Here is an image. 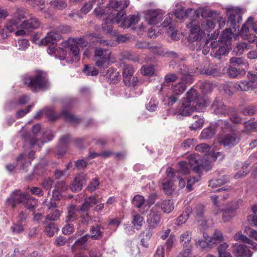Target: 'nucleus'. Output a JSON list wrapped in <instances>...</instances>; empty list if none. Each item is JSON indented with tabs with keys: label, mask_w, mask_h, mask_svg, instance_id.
<instances>
[{
	"label": "nucleus",
	"mask_w": 257,
	"mask_h": 257,
	"mask_svg": "<svg viewBox=\"0 0 257 257\" xmlns=\"http://www.w3.org/2000/svg\"><path fill=\"white\" fill-rule=\"evenodd\" d=\"M83 72L88 76H96L98 73V70L94 67H89L88 65H86L83 69Z\"/></svg>",
	"instance_id": "57"
},
{
	"label": "nucleus",
	"mask_w": 257,
	"mask_h": 257,
	"mask_svg": "<svg viewBox=\"0 0 257 257\" xmlns=\"http://www.w3.org/2000/svg\"><path fill=\"white\" fill-rule=\"evenodd\" d=\"M80 220L79 221L82 224L87 225L92 220L91 217L89 215L88 212H81Z\"/></svg>",
	"instance_id": "58"
},
{
	"label": "nucleus",
	"mask_w": 257,
	"mask_h": 257,
	"mask_svg": "<svg viewBox=\"0 0 257 257\" xmlns=\"http://www.w3.org/2000/svg\"><path fill=\"white\" fill-rule=\"evenodd\" d=\"M210 243L213 244L219 243L223 240V236L221 232L215 229L213 236L211 238H209Z\"/></svg>",
	"instance_id": "43"
},
{
	"label": "nucleus",
	"mask_w": 257,
	"mask_h": 257,
	"mask_svg": "<svg viewBox=\"0 0 257 257\" xmlns=\"http://www.w3.org/2000/svg\"><path fill=\"white\" fill-rule=\"evenodd\" d=\"M227 73L230 77L235 78L241 75H244L245 74V71L241 70L239 72L236 68L231 67L228 69Z\"/></svg>",
	"instance_id": "47"
},
{
	"label": "nucleus",
	"mask_w": 257,
	"mask_h": 257,
	"mask_svg": "<svg viewBox=\"0 0 257 257\" xmlns=\"http://www.w3.org/2000/svg\"><path fill=\"white\" fill-rule=\"evenodd\" d=\"M195 150L198 152L204 153V156L203 157H207L210 153L215 152V151H210V147L205 143H202L196 146Z\"/></svg>",
	"instance_id": "41"
},
{
	"label": "nucleus",
	"mask_w": 257,
	"mask_h": 257,
	"mask_svg": "<svg viewBox=\"0 0 257 257\" xmlns=\"http://www.w3.org/2000/svg\"><path fill=\"white\" fill-rule=\"evenodd\" d=\"M244 132H248L252 131H257V121L256 122H246L244 125Z\"/></svg>",
	"instance_id": "64"
},
{
	"label": "nucleus",
	"mask_w": 257,
	"mask_h": 257,
	"mask_svg": "<svg viewBox=\"0 0 257 257\" xmlns=\"http://www.w3.org/2000/svg\"><path fill=\"white\" fill-rule=\"evenodd\" d=\"M235 254L237 257H251L252 253L249 249L243 245H238L234 250Z\"/></svg>",
	"instance_id": "33"
},
{
	"label": "nucleus",
	"mask_w": 257,
	"mask_h": 257,
	"mask_svg": "<svg viewBox=\"0 0 257 257\" xmlns=\"http://www.w3.org/2000/svg\"><path fill=\"white\" fill-rule=\"evenodd\" d=\"M101 226L97 225L96 226H93L90 229L92 235L90 237L92 239H99L103 236V232L100 231Z\"/></svg>",
	"instance_id": "39"
},
{
	"label": "nucleus",
	"mask_w": 257,
	"mask_h": 257,
	"mask_svg": "<svg viewBox=\"0 0 257 257\" xmlns=\"http://www.w3.org/2000/svg\"><path fill=\"white\" fill-rule=\"evenodd\" d=\"M178 72L182 75H186L189 73H194L192 69H189L186 65L181 64L178 66Z\"/></svg>",
	"instance_id": "55"
},
{
	"label": "nucleus",
	"mask_w": 257,
	"mask_h": 257,
	"mask_svg": "<svg viewBox=\"0 0 257 257\" xmlns=\"http://www.w3.org/2000/svg\"><path fill=\"white\" fill-rule=\"evenodd\" d=\"M50 4L54 8L59 10L64 9L67 6L66 2L62 0L52 1Z\"/></svg>",
	"instance_id": "46"
},
{
	"label": "nucleus",
	"mask_w": 257,
	"mask_h": 257,
	"mask_svg": "<svg viewBox=\"0 0 257 257\" xmlns=\"http://www.w3.org/2000/svg\"><path fill=\"white\" fill-rule=\"evenodd\" d=\"M157 196V195L156 193L152 194L149 196V198L147 200L145 201L146 203L144 205V208L145 210H147V211L149 210L151 206L154 204Z\"/></svg>",
	"instance_id": "53"
},
{
	"label": "nucleus",
	"mask_w": 257,
	"mask_h": 257,
	"mask_svg": "<svg viewBox=\"0 0 257 257\" xmlns=\"http://www.w3.org/2000/svg\"><path fill=\"white\" fill-rule=\"evenodd\" d=\"M54 183V180L50 178H48L47 179H45L42 184V187L44 189L49 190L48 194L50 195V190L53 186Z\"/></svg>",
	"instance_id": "60"
},
{
	"label": "nucleus",
	"mask_w": 257,
	"mask_h": 257,
	"mask_svg": "<svg viewBox=\"0 0 257 257\" xmlns=\"http://www.w3.org/2000/svg\"><path fill=\"white\" fill-rule=\"evenodd\" d=\"M215 26V22L212 19H205L201 23V27L205 30L212 29Z\"/></svg>",
	"instance_id": "52"
},
{
	"label": "nucleus",
	"mask_w": 257,
	"mask_h": 257,
	"mask_svg": "<svg viewBox=\"0 0 257 257\" xmlns=\"http://www.w3.org/2000/svg\"><path fill=\"white\" fill-rule=\"evenodd\" d=\"M47 163L45 161H43L42 162L37 164L35 166V167L33 171V175L34 176L43 175L46 173L47 170Z\"/></svg>",
	"instance_id": "35"
},
{
	"label": "nucleus",
	"mask_w": 257,
	"mask_h": 257,
	"mask_svg": "<svg viewBox=\"0 0 257 257\" xmlns=\"http://www.w3.org/2000/svg\"><path fill=\"white\" fill-rule=\"evenodd\" d=\"M198 18V17L196 16L186 24V27L190 29V31L188 41L191 43L201 40L204 34V32L200 29Z\"/></svg>",
	"instance_id": "9"
},
{
	"label": "nucleus",
	"mask_w": 257,
	"mask_h": 257,
	"mask_svg": "<svg viewBox=\"0 0 257 257\" xmlns=\"http://www.w3.org/2000/svg\"><path fill=\"white\" fill-rule=\"evenodd\" d=\"M248 49L247 44L245 42H239L234 49L237 55H241L245 50Z\"/></svg>",
	"instance_id": "51"
},
{
	"label": "nucleus",
	"mask_w": 257,
	"mask_h": 257,
	"mask_svg": "<svg viewBox=\"0 0 257 257\" xmlns=\"http://www.w3.org/2000/svg\"><path fill=\"white\" fill-rule=\"evenodd\" d=\"M26 10L24 8H18L14 13L13 18L7 21V28L11 31L20 28L22 20L26 18Z\"/></svg>",
	"instance_id": "11"
},
{
	"label": "nucleus",
	"mask_w": 257,
	"mask_h": 257,
	"mask_svg": "<svg viewBox=\"0 0 257 257\" xmlns=\"http://www.w3.org/2000/svg\"><path fill=\"white\" fill-rule=\"evenodd\" d=\"M99 185V182L98 179L96 178L93 179L88 185L86 189L88 191L92 192L96 189Z\"/></svg>",
	"instance_id": "62"
},
{
	"label": "nucleus",
	"mask_w": 257,
	"mask_h": 257,
	"mask_svg": "<svg viewBox=\"0 0 257 257\" xmlns=\"http://www.w3.org/2000/svg\"><path fill=\"white\" fill-rule=\"evenodd\" d=\"M141 71L145 76H152L155 73V67L153 65H145L141 68Z\"/></svg>",
	"instance_id": "48"
},
{
	"label": "nucleus",
	"mask_w": 257,
	"mask_h": 257,
	"mask_svg": "<svg viewBox=\"0 0 257 257\" xmlns=\"http://www.w3.org/2000/svg\"><path fill=\"white\" fill-rule=\"evenodd\" d=\"M17 161L20 162L21 164V168L23 170H26L27 168L30 165L31 162L27 160V157L25 154H21L17 158Z\"/></svg>",
	"instance_id": "45"
},
{
	"label": "nucleus",
	"mask_w": 257,
	"mask_h": 257,
	"mask_svg": "<svg viewBox=\"0 0 257 257\" xmlns=\"http://www.w3.org/2000/svg\"><path fill=\"white\" fill-rule=\"evenodd\" d=\"M239 141L237 134L235 132H231L226 134V147L230 148L235 146Z\"/></svg>",
	"instance_id": "32"
},
{
	"label": "nucleus",
	"mask_w": 257,
	"mask_h": 257,
	"mask_svg": "<svg viewBox=\"0 0 257 257\" xmlns=\"http://www.w3.org/2000/svg\"><path fill=\"white\" fill-rule=\"evenodd\" d=\"M227 15L228 16L227 22L228 28H226V51L231 49V42L234 41L238 37V34L235 33L239 30V24L242 20L241 11L238 8L230 9L226 8Z\"/></svg>",
	"instance_id": "2"
},
{
	"label": "nucleus",
	"mask_w": 257,
	"mask_h": 257,
	"mask_svg": "<svg viewBox=\"0 0 257 257\" xmlns=\"http://www.w3.org/2000/svg\"><path fill=\"white\" fill-rule=\"evenodd\" d=\"M206 105V101L200 96L197 91L191 88L186 93V97L182 100L178 116H189L194 111L200 110Z\"/></svg>",
	"instance_id": "1"
},
{
	"label": "nucleus",
	"mask_w": 257,
	"mask_h": 257,
	"mask_svg": "<svg viewBox=\"0 0 257 257\" xmlns=\"http://www.w3.org/2000/svg\"><path fill=\"white\" fill-rule=\"evenodd\" d=\"M233 87L238 91H248L252 89V85L246 80L240 81L233 84Z\"/></svg>",
	"instance_id": "34"
},
{
	"label": "nucleus",
	"mask_w": 257,
	"mask_h": 257,
	"mask_svg": "<svg viewBox=\"0 0 257 257\" xmlns=\"http://www.w3.org/2000/svg\"><path fill=\"white\" fill-rule=\"evenodd\" d=\"M22 81L25 86L35 92L46 89L49 86L47 74L42 70H36L33 75H24L22 77Z\"/></svg>",
	"instance_id": "4"
},
{
	"label": "nucleus",
	"mask_w": 257,
	"mask_h": 257,
	"mask_svg": "<svg viewBox=\"0 0 257 257\" xmlns=\"http://www.w3.org/2000/svg\"><path fill=\"white\" fill-rule=\"evenodd\" d=\"M88 179V178L86 174L82 173L77 174L73 180L70 189L73 192H78L80 191Z\"/></svg>",
	"instance_id": "16"
},
{
	"label": "nucleus",
	"mask_w": 257,
	"mask_h": 257,
	"mask_svg": "<svg viewBox=\"0 0 257 257\" xmlns=\"http://www.w3.org/2000/svg\"><path fill=\"white\" fill-rule=\"evenodd\" d=\"M153 228L150 226H148L144 231H143L140 235L141 237V245L145 247H148L149 246L148 241L151 238L152 235V230Z\"/></svg>",
	"instance_id": "29"
},
{
	"label": "nucleus",
	"mask_w": 257,
	"mask_h": 257,
	"mask_svg": "<svg viewBox=\"0 0 257 257\" xmlns=\"http://www.w3.org/2000/svg\"><path fill=\"white\" fill-rule=\"evenodd\" d=\"M194 211L195 218L198 222H201L200 225L204 228L207 227L208 220L205 216L206 207L202 204H199L196 206Z\"/></svg>",
	"instance_id": "17"
},
{
	"label": "nucleus",
	"mask_w": 257,
	"mask_h": 257,
	"mask_svg": "<svg viewBox=\"0 0 257 257\" xmlns=\"http://www.w3.org/2000/svg\"><path fill=\"white\" fill-rule=\"evenodd\" d=\"M29 46V41L26 39L19 40L16 44V47L21 50H25Z\"/></svg>",
	"instance_id": "59"
},
{
	"label": "nucleus",
	"mask_w": 257,
	"mask_h": 257,
	"mask_svg": "<svg viewBox=\"0 0 257 257\" xmlns=\"http://www.w3.org/2000/svg\"><path fill=\"white\" fill-rule=\"evenodd\" d=\"M103 73L104 76L106 75L111 81H114L115 78L118 77V72L114 71V69L113 68H109L105 72H103Z\"/></svg>",
	"instance_id": "54"
},
{
	"label": "nucleus",
	"mask_w": 257,
	"mask_h": 257,
	"mask_svg": "<svg viewBox=\"0 0 257 257\" xmlns=\"http://www.w3.org/2000/svg\"><path fill=\"white\" fill-rule=\"evenodd\" d=\"M111 52L101 48H96L94 51L96 65L98 67H107L110 65Z\"/></svg>",
	"instance_id": "12"
},
{
	"label": "nucleus",
	"mask_w": 257,
	"mask_h": 257,
	"mask_svg": "<svg viewBox=\"0 0 257 257\" xmlns=\"http://www.w3.org/2000/svg\"><path fill=\"white\" fill-rule=\"evenodd\" d=\"M129 4V0L121 1L110 0L106 8L105 9L97 8L94 10V13L98 18L106 15L108 16L107 17L115 16L116 23L118 24L121 21L122 17L125 15L124 9L128 6Z\"/></svg>",
	"instance_id": "3"
},
{
	"label": "nucleus",
	"mask_w": 257,
	"mask_h": 257,
	"mask_svg": "<svg viewBox=\"0 0 257 257\" xmlns=\"http://www.w3.org/2000/svg\"><path fill=\"white\" fill-rule=\"evenodd\" d=\"M61 38V35L52 31L48 33L46 37L40 41L42 45H48L52 43H56L55 41H59Z\"/></svg>",
	"instance_id": "23"
},
{
	"label": "nucleus",
	"mask_w": 257,
	"mask_h": 257,
	"mask_svg": "<svg viewBox=\"0 0 257 257\" xmlns=\"http://www.w3.org/2000/svg\"><path fill=\"white\" fill-rule=\"evenodd\" d=\"M215 191L222 192V193L220 195H215L211 196V199L215 206L213 213L215 215H217L222 212V218L223 219L225 217L223 208V202L225 200V188L223 186L217 189Z\"/></svg>",
	"instance_id": "13"
},
{
	"label": "nucleus",
	"mask_w": 257,
	"mask_h": 257,
	"mask_svg": "<svg viewBox=\"0 0 257 257\" xmlns=\"http://www.w3.org/2000/svg\"><path fill=\"white\" fill-rule=\"evenodd\" d=\"M225 67H218L216 65H209L207 67H204L201 71V73L207 76L213 77L221 76L224 74Z\"/></svg>",
	"instance_id": "18"
},
{
	"label": "nucleus",
	"mask_w": 257,
	"mask_h": 257,
	"mask_svg": "<svg viewBox=\"0 0 257 257\" xmlns=\"http://www.w3.org/2000/svg\"><path fill=\"white\" fill-rule=\"evenodd\" d=\"M213 84L208 81L203 82L200 85V88L202 89V91L205 93L210 92L213 89Z\"/></svg>",
	"instance_id": "56"
},
{
	"label": "nucleus",
	"mask_w": 257,
	"mask_h": 257,
	"mask_svg": "<svg viewBox=\"0 0 257 257\" xmlns=\"http://www.w3.org/2000/svg\"><path fill=\"white\" fill-rule=\"evenodd\" d=\"M190 129L192 131L196 130L202 126L204 123V120L200 116L195 115L190 119Z\"/></svg>",
	"instance_id": "30"
},
{
	"label": "nucleus",
	"mask_w": 257,
	"mask_h": 257,
	"mask_svg": "<svg viewBox=\"0 0 257 257\" xmlns=\"http://www.w3.org/2000/svg\"><path fill=\"white\" fill-rule=\"evenodd\" d=\"M104 203H101L100 198L94 195L90 196L84 199L83 203L79 206L77 210L80 212H88L90 208L95 206L93 209L96 212L101 211L104 208Z\"/></svg>",
	"instance_id": "8"
},
{
	"label": "nucleus",
	"mask_w": 257,
	"mask_h": 257,
	"mask_svg": "<svg viewBox=\"0 0 257 257\" xmlns=\"http://www.w3.org/2000/svg\"><path fill=\"white\" fill-rule=\"evenodd\" d=\"M224 127V122L222 120H218L214 124H210L209 126L204 128L200 135V138L203 140L211 139L215 135L216 130L220 129L221 132L218 134L214 143V149L216 151L219 150L221 147H225Z\"/></svg>",
	"instance_id": "5"
},
{
	"label": "nucleus",
	"mask_w": 257,
	"mask_h": 257,
	"mask_svg": "<svg viewBox=\"0 0 257 257\" xmlns=\"http://www.w3.org/2000/svg\"><path fill=\"white\" fill-rule=\"evenodd\" d=\"M77 218L78 215L76 212V206L75 205H71L68 208V213L65 222L66 223H70L76 220Z\"/></svg>",
	"instance_id": "36"
},
{
	"label": "nucleus",
	"mask_w": 257,
	"mask_h": 257,
	"mask_svg": "<svg viewBox=\"0 0 257 257\" xmlns=\"http://www.w3.org/2000/svg\"><path fill=\"white\" fill-rule=\"evenodd\" d=\"M160 219L159 212L152 210L147 217V221L148 223V226L152 227V228H156L158 225Z\"/></svg>",
	"instance_id": "24"
},
{
	"label": "nucleus",
	"mask_w": 257,
	"mask_h": 257,
	"mask_svg": "<svg viewBox=\"0 0 257 257\" xmlns=\"http://www.w3.org/2000/svg\"><path fill=\"white\" fill-rule=\"evenodd\" d=\"M23 204L25 208L32 212L35 210L38 205L37 200L27 194L24 198Z\"/></svg>",
	"instance_id": "27"
},
{
	"label": "nucleus",
	"mask_w": 257,
	"mask_h": 257,
	"mask_svg": "<svg viewBox=\"0 0 257 257\" xmlns=\"http://www.w3.org/2000/svg\"><path fill=\"white\" fill-rule=\"evenodd\" d=\"M221 154V152H211L207 157H202L191 155L188 157V159L192 170L196 173H200L203 170L207 171L211 170V163L215 161L217 156Z\"/></svg>",
	"instance_id": "6"
},
{
	"label": "nucleus",
	"mask_w": 257,
	"mask_h": 257,
	"mask_svg": "<svg viewBox=\"0 0 257 257\" xmlns=\"http://www.w3.org/2000/svg\"><path fill=\"white\" fill-rule=\"evenodd\" d=\"M178 172L174 171L172 168H168L166 170V174L169 179H165L162 183L163 190L165 193L168 195H171L175 190L174 182L176 181V178L179 179Z\"/></svg>",
	"instance_id": "10"
},
{
	"label": "nucleus",
	"mask_w": 257,
	"mask_h": 257,
	"mask_svg": "<svg viewBox=\"0 0 257 257\" xmlns=\"http://www.w3.org/2000/svg\"><path fill=\"white\" fill-rule=\"evenodd\" d=\"M132 203L136 207L139 208V211L141 213L144 214L147 212V210H145L144 208V205L146 202L145 198L143 196L139 194L135 195L133 197Z\"/></svg>",
	"instance_id": "28"
},
{
	"label": "nucleus",
	"mask_w": 257,
	"mask_h": 257,
	"mask_svg": "<svg viewBox=\"0 0 257 257\" xmlns=\"http://www.w3.org/2000/svg\"><path fill=\"white\" fill-rule=\"evenodd\" d=\"M211 107L216 114H224L225 113V106L223 99H216Z\"/></svg>",
	"instance_id": "31"
},
{
	"label": "nucleus",
	"mask_w": 257,
	"mask_h": 257,
	"mask_svg": "<svg viewBox=\"0 0 257 257\" xmlns=\"http://www.w3.org/2000/svg\"><path fill=\"white\" fill-rule=\"evenodd\" d=\"M115 16L114 17H107L105 19L103 22L102 24V28L103 31L110 35H115L116 34V32L113 31L112 30V23L113 22L116 23V21L115 20Z\"/></svg>",
	"instance_id": "25"
},
{
	"label": "nucleus",
	"mask_w": 257,
	"mask_h": 257,
	"mask_svg": "<svg viewBox=\"0 0 257 257\" xmlns=\"http://www.w3.org/2000/svg\"><path fill=\"white\" fill-rule=\"evenodd\" d=\"M61 216V212L58 209L51 210V212L46 216V220L51 222L58 220Z\"/></svg>",
	"instance_id": "44"
},
{
	"label": "nucleus",
	"mask_w": 257,
	"mask_h": 257,
	"mask_svg": "<svg viewBox=\"0 0 257 257\" xmlns=\"http://www.w3.org/2000/svg\"><path fill=\"white\" fill-rule=\"evenodd\" d=\"M41 130V126L39 124L34 125L32 127V134L29 133H25L22 136V138L26 142H29L31 147L37 145V142L40 139L38 138V136ZM39 146V144H38Z\"/></svg>",
	"instance_id": "15"
},
{
	"label": "nucleus",
	"mask_w": 257,
	"mask_h": 257,
	"mask_svg": "<svg viewBox=\"0 0 257 257\" xmlns=\"http://www.w3.org/2000/svg\"><path fill=\"white\" fill-rule=\"evenodd\" d=\"M68 189V186L64 181L58 182L55 185L54 190L63 193Z\"/></svg>",
	"instance_id": "61"
},
{
	"label": "nucleus",
	"mask_w": 257,
	"mask_h": 257,
	"mask_svg": "<svg viewBox=\"0 0 257 257\" xmlns=\"http://www.w3.org/2000/svg\"><path fill=\"white\" fill-rule=\"evenodd\" d=\"M74 102V99L71 98H67L63 100V108L59 115L54 114L53 109L48 108L46 110L45 114L52 121H55L60 117H62L63 118L71 122L79 123L80 122L81 119L78 117L75 116L73 114L70 113L67 108H70Z\"/></svg>",
	"instance_id": "7"
},
{
	"label": "nucleus",
	"mask_w": 257,
	"mask_h": 257,
	"mask_svg": "<svg viewBox=\"0 0 257 257\" xmlns=\"http://www.w3.org/2000/svg\"><path fill=\"white\" fill-rule=\"evenodd\" d=\"M27 194L22 193L20 190H16L11 195L10 198L7 199V202L11 205L13 208H15L17 204L23 203Z\"/></svg>",
	"instance_id": "20"
},
{
	"label": "nucleus",
	"mask_w": 257,
	"mask_h": 257,
	"mask_svg": "<svg viewBox=\"0 0 257 257\" xmlns=\"http://www.w3.org/2000/svg\"><path fill=\"white\" fill-rule=\"evenodd\" d=\"M174 14L177 19H182L185 16L184 9L181 5H176Z\"/></svg>",
	"instance_id": "50"
},
{
	"label": "nucleus",
	"mask_w": 257,
	"mask_h": 257,
	"mask_svg": "<svg viewBox=\"0 0 257 257\" xmlns=\"http://www.w3.org/2000/svg\"><path fill=\"white\" fill-rule=\"evenodd\" d=\"M134 70L131 65L124 64L123 68V81L125 85L135 87L137 86L138 79L137 77L133 76Z\"/></svg>",
	"instance_id": "14"
},
{
	"label": "nucleus",
	"mask_w": 257,
	"mask_h": 257,
	"mask_svg": "<svg viewBox=\"0 0 257 257\" xmlns=\"http://www.w3.org/2000/svg\"><path fill=\"white\" fill-rule=\"evenodd\" d=\"M253 21V18L249 17L245 24L242 25L239 33H238V31L235 32V33L238 34V36L240 35L243 39L246 40L250 43L254 42L256 38V37L254 36L251 37L249 34V32L248 26L250 27V24H252Z\"/></svg>",
	"instance_id": "19"
},
{
	"label": "nucleus",
	"mask_w": 257,
	"mask_h": 257,
	"mask_svg": "<svg viewBox=\"0 0 257 257\" xmlns=\"http://www.w3.org/2000/svg\"><path fill=\"white\" fill-rule=\"evenodd\" d=\"M62 232L65 235H69L74 231V226L71 223H67L62 228Z\"/></svg>",
	"instance_id": "63"
},
{
	"label": "nucleus",
	"mask_w": 257,
	"mask_h": 257,
	"mask_svg": "<svg viewBox=\"0 0 257 257\" xmlns=\"http://www.w3.org/2000/svg\"><path fill=\"white\" fill-rule=\"evenodd\" d=\"M121 56L122 58L124 60L133 61L134 62H139L140 60L139 56L132 52H123L122 53Z\"/></svg>",
	"instance_id": "42"
},
{
	"label": "nucleus",
	"mask_w": 257,
	"mask_h": 257,
	"mask_svg": "<svg viewBox=\"0 0 257 257\" xmlns=\"http://www.w3.org/2000/svg\"><path fill=\"white\" fill-rule=\"evenodd\" d=\"M40 26L39 20L36 17H32L30 19L23 21L20 28L31 31L38 29Z\"/></svg>",
	"instance_id": "22"
},
{
	"label": "nucleus",
	"mask_w": 257,
	"mask_h": 257,
	"mask_svg": "<svg viewBox=\"0 0 257 257\" xmlns=\"http://www.w3.org/2000/svg\"><path fill=\"white\" fill-rule=\"evenodd\" d=\"M190 169H192L189 161L188 162L186 161H181L179 163V172L183 175H187L189 173Z\"/></svg>",
	"instance_id": "40"
},
{
	"label": "nucleus",
	"mask_w": 257,
	"mask_h": 257,
	"mask_svg": "<svg viewBox=\"0 0 257 257\" xmlns=\"http://www.w3.org/2000/svg\"><path fill=\"white\" fill-rule=\"evenodd\" d=\"M173 94L176 95H180L186 89V85L182 82H178L172 86Z\"/></svg>",
	"instance_id": "38"
},
{
	"label": "nucleus",
	"mask_w": 257,
	"mask_h": 257,
	"mask_svg": "<svg viewBox=\"0 0 257 257\" xmlns=\"http://www.w3.org/2000/svg\"><path fill=\"white\" fill-rule=\"evenodd\" d=\"M248 165L249 164L248 163L246 162H244L242 164L241 170L235 175V178L236 179H238L239 178L245 176L246 174H247L249 172V169H247Z\"/></svg>",
	"instance_id": "49"
},
{
	"label": "nucleus",
	"mask_w": 257,
	"mask_h": 257,
	"mask_svg": "<svg viewBox=\"0 0 257 257\" xmlns=\"http://www.w3.org/2000/svg\"><path fill=\"white\" fill-rule=\"evenodd\" d=\"M162 13L156 10H149L146 15V20L150 25H156L159 23L163 19Z\"/></svg>",
	"instance_id": "21"
},
{
	"label": "nucleus",
	"mask_w": 257,
	"mask_h": 257,
	"mask_svg": "<svg viewBox=\"0 0 257 257\" xmlns=\"http://www.w3.org/2000/svg\"><path fill=\"white\" fill-rule=\"evenodd\" d=\"M162 210L164 213H169L174 209V204L173 200L166 199L162 201L161 204Z\"/></svg>",
	"instance_id": "37"
},
{
	"label": "nucleus",
	"mask_w": 257,
	"mask_h": 257,
	"mask_svg": "<svg viewBox=\"0 0 257 257\" xmlns=\"http://www.w3.org/2000/svg\"><path fill=\"white\" fill-rule=\"evenodd\" d=\"M44 226V231L45 234L49 237H52L59 230L57 224L53 222L45 221L43 222Z\"/></svg>",
	"instance_id": "26"
}]
</instances>
